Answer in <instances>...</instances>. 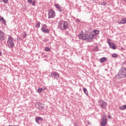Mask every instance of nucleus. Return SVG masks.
Returning a JSON list of instances; mask_svg holds the SVG:
<instances>
[{
	"instance_id": "nucleus-1",
	"label": "nucleus",
	"mask_w": 126,
	"mask_h": 126,
	"mask_svg": "<svg viewBox=\"0 0 126 126\" xmlns=\"http://www.w3.org/2000/svg\"><path fill=\"white\" fill-rule=\"evenodd\" d=\"M100 32L98 30H94L90 33L85 34L86 41L87 42H91L95 37L98 36Z\"/></svg>"
},
{
	"instance_id": "nucleus-2",
	"label": "nucleus",
	"mask_w": 126,
	"mask_h": 126,
	"mask_svg": "<svg viewBox=\"0 0 126 126\" xmlns=\"http://www.w3.org/2000/svg\"><path fill=\"white\" fill-rule=\"evenodd\" d=\"M59 27L61 30H66L68 28V23L64 21H61L59 23Z\"/></svg>"
},
{
	"instance_id": "nucleus-3",
	"label": "nucleus",
	"mask_w": 126,
	"mask_h": 126,
	"mask_svg": "<svg viewBox=\"0 0 126 126\" xmlns=\"http://www.w3.org/2000/svg\"><path fill=\"white\" fill-rule=\"evenodd\" d=\"M119 78H124L126 76V68L122 67L119 70L117 75Z\"/></svg>"
},
{
	"instance_id": "nucleus-4",
	"label": "nucleus",
	"mask_w": 126,
	"mask_h": 126,
	"mask_svg": "<svg viewBox=\"0 0 126 126\" xmlns=\"http://www.w3.org/2000/svg\"><path fill=\"white\" fill-rule=\"evenodd\" d=\"M7 44L8 45V48H9L10 49H11V48H13V47H14V42H13V38H12L11 36H9L8 38Z\"/></svg>"
},
{
	"instance_id": "nucleus-5",
	"label": "nucleus",
	"mask_w": 126,
	"mask_h": 126,
	"mask_svg": "<svg viewBox=\"0 0 126 126\" xmlns=\"http://www.w3.org/2000/svg\"><path fill=\"white\" fill-rule=\"evenodd\" d=\"M48 18H54L56 16V12L53 9H50L48 11Z\"/></svg>"
},
{
	"instance_id": "nucleus-6",
	"label": "nucleus",
	"mask_w": 126,
	"mask_h": 126,
	"mask_svg": "<svg viewBox=\"0 0 126 126\" xmlns=\"http://www.w3.org/2000/svg\"><path fill=\"white\" fill-rule=\"evenodd\" d=\"M111 41H112V40L110 39H107L108 45H109L111 49H112L113 50H116L117 49V46H116V45H115V44L113 43L112 42H111Z\"/></svg>"
},
{
	"instance_id": "nucleus-7",
	"label": "nucleus",
	"mask_w": 126,
	"mask_h": 126,
	"mask_svg": "<svg viewBox=\"0 0 126 126\" xmlns=\"http://www.w3.org/2000/svg\"><path fill=\"white\" fill-rule=\"evenodd\" d=\"M108 123V119H107V117L106 115H103V118L101 120V126H105Z\"/></svg>"
},
{
	"instance_id": "nucleus-8",
	"label": "nucleus",
	"mask_w": 126,
	"mask_h": 126,
	"mask_svg": "<svg viewBox=\"0 0 126 126\" xmlns=\"http://www.w3.org/2000/svg\"><path fill=\"white\" fill-rule=\"evenodd\" d=\"M99 103L102 109H105L107 107V102L104 101L103 100H100Z\"/></svg>"
},
{
	"instance_id": "nucleus-9",
	"label": "nucleus",
	"mask_w": 126,
	"mask_h": 126,
	"mask_svg": "<svg viewBox=\"0 0 126 126\" xmlns=\"http://www.w3.org/2000/svg\"><path fill=\"white\" fill-rule=\"evenodd\" d=\"M41 31L43 33H49V30L47 29V26L43 25L41 27Z\"/></svg>"
},
{
	"instance_id": "nucleus-10",
	"label": "nucleus",
	"mask_w": 126,
	"mask_h": 126,
	"mask_svg": "<svg viewBox=\"0 0 126 126\" xmlns=\"http://www.w3.org/2000/svg\"><path fill=\"white\" fill-rule=\"evenodd\" d=\"M37 108L39 110H44V109L45 108V104L41 103H38Z\"/></svg>"
},
{
	"instance_id": "nucleus-11",
	"label": "nucleus",
	"mask_w": 126,
	"mask_h": 126,
	"mask_svg": "<svg viewBox=\"0 0 126 126\" xmlns=\"http://www.w3.org/2000/svg\"><path fill=\"white\" fill-rule=\"evenodd\" d=\"M78 38L80 40H86V37L85 34L80 33L78 35Z\"/></svg>"
},
{
	"instance_id": "nucleus-12",
	"label": "nucleus",
	"mask_w": 126,
	"mask_h": 126,
	"mask_svg": "<svg viewBox=\"0 0 126 126\" xmlns=\"http://www.w3.org/2000/svg\"><path fill=\"white\" fill-rule=\"evenodd\" d=\"M118 23L119 24H126V18H124L118 21Z\"/></svg>"
},
{
	"instance_id": "nucleus-13",
	"label": "nucleus",
	"mask_w": 126,
	"mask_h": 126,
	"mask_svg": "<svg viewBox=\"0 0 126 126\" xmlns=\"http://www.w3.org/2000/svg\"><path fill=\"white\" fill-rule=\"evenodd\" d=\"M51 75L53 77H54V78H58L60 76V75H59V74L58 73L55 72H53L51 73Z\"/></svg>"
},
{
	"instance_id": "nucleus-14",
	"label": "nucleus",
	"mask_w": 126,
	"mask_h": 126,
	"mask_svg": "<svg viewBox=\"0 0 126 126\" xmlns=\"http://www.w3.org/2000/svg\"><path fill=\"white\" fill-rule=\"evenodd\" d=\"M39 121L42 122V121H44V119H43V118H42L40 117H38L36 119H35V122H36V124H38V125H39L40 124V122H39Z\"/></svg>"
},
{
	"instance_id": "nucleus-15",
	"label": "nucleus",
	"mask_w": 126,
	"mask_h": 126,
	"mask_svg": "<svg viewBox=\"0 0 126 126\" xmlns=\"http://www.w3.org/2000/svg\"><path fill=\"white\" fill-rule=\"evenodd\" d=\"M0 40L1 41H3L4 40V37H3V32L0 31Z\"/></svg>"
},
{
	"instance_id": "nucleus-16",
	"label": "nucleus",
	"mask_w": 126,
	"mask_h": 126,
	"mask_svg": "<svg viewBox=\"0 0 126 126\" xmlns=\"http://www.w3.org/2000/svg\"><path fill=\"white\" fill-rule=\"evenodd\" d=\"M0 21H1V22H2V23H3V24H5V23H6L5 20H4V18H3V17L1 16H0Z\"/></svg>"
},
{
	"instance_id": "nucleus-17",
	"label": "nucleus",
	"mask_w": 126,
	"mask_h": 126,
	"mask_svg": "<svg viewBox=\"0 0 126 126\" xmlns=\"http://www.w3.org/2000/svg\"><path fill=\"white\" fill-rule=\"evenodd\" d=\"M106 61H107V58L106 57L101 58L99 60L100 63H105Z\"/></svg>"
},
{
	"instance_id": "nucleus-18",
	"label": "nucleus",
	"mask_w": 126,
	"mask_h": 126,
	"mask_svg": "<svg viewBox=\"0 0 126 126\" xmlns=\"http://www.w3.org/2000/svg\"><path fill=\"white\" fill-rule=\"evenodd\" d=\"M119 108L120 110H125V109H126V105H125L122 106H120Z\"/></svg>"
},
{
	"instance_id": "nucleus-19",
	"label": "nucleus",
	"mask_w": 126,
	"mask_h": 126,
	"mask_svg": "<svg viewBox=\"0 0 126 126\" xmlns=\"http://www.w3.org/2000/svg\"><path fill=\"white\" fill-rule=\"evenodd\" d=\"M0 2H4V3H7L8 0H0Z\"/></svg>"
},
{
	"instance_id": "nucleus-20",
	"label": "nucleus",
	"mask_w": 126,
	"mask_h": 126,
	"mask_svg": "<svg viewBox=\"0 0 126 126\" xmlns=\"http://www.w3.org/2000/svg\"><path fill=\"white\" fill-rule=\"evenodd\" d=\"M83 90L84 92V93H85L86 95H88V92L87 91V90L86 88H83Z\"/></svg>"
},
{
	"instance_id": "nucleus-21",
	"label": "nucleus",
	"mask_w": 126,
	"mask_h": 126,
	"mask_svg": "<svg viewBox=\"0 0 126 126\" xmlns=\"http://www.w3.org/2000/svg\"><path fill=\"white\" fill-rule=\"evenodd\" d=\"M50 50L51 49L49 47H45V51H46V52H50Z\"/></svg>"
},
{
	"instance_id": "nucleus-22",
	"label": "nucleus",
	"mask_w": 126,
	"mask_h": 126,
	"mask_svg": "<svg viewBox=\"0 0 126 126\" xmlns=\"http://www.w3.org/2000/svg\"><path fill=\"white\" fill-rule=\"evenodd\" d=\"M40 22H38L36 25H35V27H36V28H39L40 27Z\"/></svg>"
},
{
	"instance_id": "nucleus-23",
	"label": "nucleus",
	"mask_w": 126,
	"mask_h": 126,
	"mask_svg": "<svg viewBox=\"0 0 126 126\" xmlns=\"http://www.w3.org/2000/svg\"><path fill=\"white\" fill-rule=\"evenodd\" d=\"M55 7H56V8H58V9L61 7V6H60L59 4H55Z\"/></svg>"
},
{
	"instance_id": "nucleus-24",
	"label": "nucleus",
	"mask_w": 126,
	"mask_h": 126,
	"mask_svg": "<svg viewBox=\"0 0 126 126\" xmlns=\"http://www.w3.org/2000/svg\"><path fill=\"white\" fill-rule=\"evenodd\" d=\"M113 58H118V54H113L112 55Z\"/></svg>"
},
{
	"instance_id": "nucleus-25",
	"label": "nucleus",
	"mask_w": 126,
	"mask_h": 126,
	"mask_svg": "<svg viewBox=\"0 0 126 126\" xmlns=\"http://www.w3.org/2000/svg\"><path fill=\"white\" fill-rule=\"evenodd\" d=\"M58 9L59 10L60 12H62V11H63V7H62L59 8Z\"/></svg>"
},
{
	"instance_id": "nucleus-26",
	"label": "nucleus",
	"mask_w": 126,
	"mask_h": 126,
	"mask_svg": "<svg viewBox=\"0 0 126 126\" xmlns=\"http://www.w3.org/2000/svg\"><path fill=\"white\" fill-rule=\"evenodd\" d=\"M26 36H27V34L26 33H24L23 35V37L24 38V39H25V38H26Z\"/></svg>"
},
{
	"instance_id": "nucleus-27",
	"label": "nucleus",
	"mask_w": 126,
	"mask_h": 126,
	"mask_svg": "<svg viewBox=\"0 0 126 126\" xmlns=\"http://www.w3.org/2000/svg\"><path fill=\"white\" fill-rule=\"evenodd\" d=\"M37 92H38V93H41V92H42V91H41V88L38 89V90H37Z\"/></svg>"
},
{
	"instance_id": "nucleus-28",
	"label": "nucleus",
	"mask_w": 126,
	"mask_h": 126,
	"mask_svg": "<svg viewBox=\"0 0 126 126\" xmlns=\"http://www.w3.org/2000/svg\"><path fill=\"white\" fill-rule=\"evenodd\" d=\"M32 5H35V4H36V1H32Z\"/></svg>"
},
{
	"instance_id": "nucleus-29",
	"label": "nucleus",
	"mask_w": 126,
	"mask_h": 126,
	"mask_svg": "<svg viewBox=\"0 0 126 126\" xmlns=\"http://www.w3.org/2000/svg\"><path fill=\"white\" fill-rule=\"evenodd\" d=\"M101 4L102 5H106V4H107V3H106V2H101Z\"/></svg>"
},
{
	"instance_id": "nucleus-30",
	"label": "nucleus",
	"mask_w": 126,
	"mask_h": 126,
	"mask_svg": "<svg viewBox=\"0 0 126 126\" xmlns=\"http://www.w3.org/2000/svg\"><path fill=\"white\" fill-rule=\"evenodd\" d=\"M46 89H47V88H46V87L41 88V91H44V90H46Z\"/></svg>"
},
{
	"instance_id": "nucleus-31",
	"label": "nucleus",
	"mask_w": 126,
	"mask_h": 126,
	"mask_svg": "<svg viewBox=\"0 0 126 126\" xmlns=\"http://www.w3.org/2000/svg\"><path fill=\"white\" fill-rule=\"evenodd\" d=\"M28 2L29 3H32V0H28Z\"/></svg>"
},
{
	"instance_id": "nucleus-32",
	"label": "nucleus",
	"mask_w": 126,
	"mask_h": 126,
	"mask_svg": "<svg viewBox=\"0 0 126 126\" xmlns=\"http://www.w3.org/2000/svg\"><path fill=\"white\" fill-rule=\"evenodd\" d=\"M77 22H80V20H79V19H77Z\"/></svg>"
},
{
	"instance_id": "nucleus-33",
	"label": "nucleus",
	"mask_w": 126,
	"mask_h": 126,
	"mask_svg": "<svg viewBox=\"0 0 126 126\" xmlns=\"http://www.w3.org/2000/svg\"><path fill=\"white\" fill-rule=\"evenodd\" d=\"M2 54V53H1V52H0V56H1Z\"/></svg>"
},
{
	"instance_id": "nucleus-34",
	"label": "nucleus",
	"mask_w": 126,
	"mask_h": 126,
	"mask_svg": "<svg viewBox=\"0 0 126 126\" xmlns=\"http://www.w3.org/2000/svg\"><path fill=\"white\" fill-rule=\"evenodd\" d=\"M108 119H111V117L110 116H108Z\"/></svg>"
},
{
	"instance_id": "nucleus-35",
	"label": "nucleus",
	"mask_w": 126,
	"mask_h": 126,
	"mask_svg": "<svg viewBox=\"0 0 126 126\" xmlns=\"http://www.w3.org/2000/svg\"><path fill=\"white\" fill-rule=\"evenodd\" d=\"M124 1L125 2H126V0H124Z\"/></svg>"
}]
</instances>
